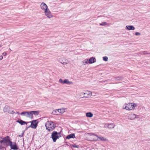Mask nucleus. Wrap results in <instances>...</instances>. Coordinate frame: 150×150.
I'll use <instances>...</instances> for the list:
<instances>
[{
  "instance_id": "obj_1",
  "label": "nucleus",
  "mask_w": 150,
  "mask_h": 150,
  "mask_svg": "<svg viewBox=\"0 0 150 150\" xmlns=\"http://www.w3.org/2000/svg\"><path fill=\"white\" fill-rule=\"evenodd\" d=\"M46 129L49 132H50L53 130L55 127V124L52 121H47L45 124Z\"/></svg>"
},
{
  "instance_id": "obj_2",
  "label": "nucleus",
  "mask_w": 150,
  "mask_h": 150,
  "mask_svg": "<svg viewBox=\"0 0 150 150\" xmlns=\"http://www.w3.org/2000/svg\"><path fill=\"white\" fill-rule=\"evenodd\" d=\"M137 106V105L134 103H125L122 107V108L127 110H132Z\"/></svg>"
},
{
  "instance_id": "obj_3",
  "label": "nucleus",
  "mask_w": 150,
  "mask_h": 150,
  "mask_svg": "<svg viewBox=\"0 0 150 150\" xmlns=\"http://www.w3.org/2000/svg\"><path fill=\"white\" fill-rule=\"evenodd\" d=\"M61 137L60 133H57V132L54 131L52 134L51 137L53 142H55L56 140Z\"/></svg>"
},
{
  "instance_id": "obj_4",
  "label": "nucleus",
  "mask_w": 150,
  "mask_h": 150,
  "mask_svg": "<svg viewBox=\"0 0 150 150\" xmlns=\"http://www.w3.org/2000/svg\"><path fill=\"white\" fill-rule=\"evenodd\" d=\"M5 145L6 146H10L11 149H13L17 150L18 149L16 144H12V143L9 140V137L7 139Z\"/></svg>"
},
{
  "instance_id": "obj_5",
  "label": "nucleus",
  "mask_w": 150,
  "mask_h": 150,
  "mask_svg": "<svg viewBox=\"0 0 150 150\" xmlns=\"http://www.w3.org/2000/svg\"><path fill=\"white\" fill-rule=\"evenodd\" d=\"M20 115L22 116H25L27 118L30 119L33 118L32 114L31 112V111L30 112H23L20 113Z\"/></svg>"
},
{
  "instance_id": "obj_6",
  "label": "nucleus",
  "mask_w": 150,
  "mask_h": 150,
  "mask_svg": "<svg viewBox=\"0 0 150 150\" xmlns=\"http://www.w3.org/2000/svg\"><path fill=\"white\" fill-rule=\"evenodd\" d=\"M65 112V108L59 109L54 110L52 111V113L54 115H59V114H62Z\"/></svg>"
},
{
  "instance_id": "obj_7",
  "label": "nucleus",
  "mask_w": 150,
  "mask_h": 150,
  "mask_svg": "<svg viewBox=\"0 0 150 150\" xmlns=\"http://www.w3.org/2000/svg\"><path fill=\"white\" fill-rule=\"evenodd\" d=\"M44 13L45 16L48 18H50L53 17V16L49 9L45 11Z\"/></svg>"
},
{
  "instance_id": "obj_8",
  "label": "nucleus",
  "mask_w": 150,
  "mask_h": 150,
  "mask_svg": "<svg viewBox=\"0 0 150 150\" xmlns=\"http://www.w3.org/2000/svg\"><path fill=\"white\" fill-rule=\"evenodd\" d=\"M84 96L83 97L85 98H89L92 95V92L91 91H84Z\"/></svg>"
},
{
  "instance_id": "obj_9",
  "label": "nucleus",
  "mask_w": 150,
  "mask_h": 150,
  "mask_svg": "<svg viewBox=\"0 0 150 150\" xmlns=\"http://www.w3.org/2000/svg\"><path fill=\"white\" fill-rule=\"evenodd\" d=\"M37 121L36 120H33L31 122L30 127L33 129L36 128L37 126Z\"/></svg>"
},
{
  "instance_id": "obj_10",
  "label": "nucleus",
  "mask_w": 150,
  "mask_h": 150,
  "mask_svg": "<svg viewBox=\"0 0 150 150\" xmlns=\"http://www.w3.org/2000/svg\"><path fill=\"white\" fill-rule=\"evenodd\" d=\"M40 7L41 9L44 11L48 9L47 5L44 2L41 3Z\"/></svg>"
},
{
  "instance_id": "obj_11",
  "label": "nucleus",
  "mask_w": 150,
  "mask_h": 150,
  "mask_svg": "<svg viewBox=\"0 0 150 150\" xmlns=\"http://www.w3.org/2000/svg\"><path fill=\"white\" fill-rule=\"evenodd\" d=\"M92 134L97 137L98 138L96 139L97 140L102 141H108L107 139L106 138H104V137L102 136L99 137L96 134Z\"/></svg>"
},
{
  "instance_id": "obj_12",
  "label": "nucleus",
  "mask_w": 150,
  "mask_h": 150,
  "mask_svg": "<svg viewBox=\"0 0 150 150\" xmlns=\"http://www.w3.org/2000/svg\"><path fill=\"white\" fill-rule=\"evenodd\" d=\"M136 117V115L134 114H130L128 116V118L130 120H133Z\"/></svg>"
},
{
  "instance_id": "obj_13",
  "label": "nucleus",
  "mask_w": 150,
  "mask_h": 150,
  "mask_svg": "<svg viewBox=\"0 0 150 150\" xmlns=\"http://www.w3.org/2000/svg\"><path fill=\"white\" fill-rule=\"evenodd\" d=\"M135 28L133 25H127L125 27V29L127 30H134Z\"/></svg>"
},
{
  "instance_id": "obj_14",
  "label": "nucleus",
  "mask_w": 150,
  "mask_h": 150,
  "mask_svg": "<svg viewBox=\"0 0 150 150\" xmlns=\"http://www.w3.org/2000/svg\"><path fill=\"white\" fill-rule=\"evenodd\" d=\"M96 62V59L93 57H91L88 60V63L89 64H93Z\"/></svg>"
},
{
  "instance_id": "obj_15",
  "label": "nucleus",
  "mask_w": 150,
  "mask_h": 150,
  "mask_svg": "<svg viewBox=\"0 0 150 150\" xmlns=\"http://www.w3.org/2000/svg\"><path fill=\"white\" fill-rule=\"evenodd\" d=\"M10 108L8 106H5L3 108V111L4 112H9Z\"/></svg>"
},
{
  "instance_id": "obj_16",
  "label": "nucleus",
  "mask_w": 150,
  "mask_h": 150,
  "mask_svg": "<svg viewBox=\"0 0 150 150\" xmlns=\"http://www.w3.org/2000/svg\"><path fill=\"white\" fill-rule=\"evenodd\" d=\"M64 84H66L68 85H72L73 83L72 81H69L68 79H65L64 80Z\"/></svg>"
},
{
  "instance_id": "obj_17",
  "label": "nucleus",
  "mask_w": 150,
  "mask_h": 150,
  "mask_svg": "<svg viewBox=\"0 0 150 150\" xmlns=\"http://www.w3.org/2000/svg\"><path fill=\"white\" fill-rule=\"evenodd\" d=\"M16 122H17L19 123L21 125H24L25 124H26V125L27 124V123L26 122L23 121L21 120H17Z\"/></svg>"
},
{
  "instance_id": "obj_18",
  "label": "nucleus",
  "mask_w": 150,
  "mask_h": 150,
  "mask_svg": "<svg viewBox=\"0 0 150 150\" xmlns=\"http://www.w3.org/2000/svg\"><path fill=\"white\" fill-rule=\"evenodd\" d=\"M75 137V134H69L68 135L67 137H66V138L67 139H70L71 138H74Z\"/></svg>"
},
{
  "instance_id": "obj_19",
  "label": "nucleus",
  "mask_w": 150,
  "mask_h": 150,
  "mask_svg": "<svg viewBox=\"0 0 150 150\" xmlns=\"http://www.w3.org/2000/svg\"><path fill=\"white\" fill-rule=\"evenodd\" d=\"M93 114L91 112H88L86 113V117H91L93 116Z\"/></svg>"
},
{
  "instance_id": "obj_20",
  "label": "nucleus",
  "mask_w": 150,
  "mask_h": 150,
  "mask_svg": "<svg viewBox=\"0 0 150 150\" xmlns=\"http://www.w3.org/2000/svg\"><path fill=\"white\" fill-rule=\"evenodd\" d=\"M115 126V125L111 123L108 124V128L111 129L114 128Z\"/></svg>"
},
{
  "instance_id": "obj_21",
  "label": "nucleus",
  "mask_w": 150,
  "mask_h": 150,
  "mask_svg": "<svg viewBox=\"0 0 150 150\" xmlns=\"http://www.w3.org/2000/svg\"><path fill=\"white\" fill-rule=\"evenodd\" d=\"M88 59H86L82 62L81 63L83 65H85L88 64Z\"/></svg>"
},
{
  "instance_id": "obj_22",
  "label": "nucleus",
  "mask_w": 150,
  "mask_h": 150,
  "mask_svg": "<svg viewBox=\"0 0 150 150\" xmlns=\"http://www.w3.org/2000/svg\"><path fill=\"white\" fill-rule=\"evenodd\" d=\"M31 112L32 114V115L34 114L35 115H37L39 114V112L38 111H31Z\"/></svg>"
},
{
  "instance_id": "obj_23",
  "label": "nucleus",
  "mask_w": 150,
  "mask_h": 150,
  "mask_svg": "<svg viewBox=\"0 0 150 150\" xmlns=\"http://www.w3.org/2000/svg\"><path fill=\"white\" fill-rule=\"evenodd\" d=\"M61 63L64 65H65L69 63V61L67 59H65L64 61L63 62H61Z\"/></svg>"
},
{
  "instance_id": "obj_24",
  "label": "nucleus",
  "mask_w": 150,
  "mask_h": 150,
  "mask_svg": "<svg viewBox=\"0 0 150 150\" xmlns=\"http://www.w3.org/2000/svg\"><path fill=\"white\" fill-rule=\"evenodd\" d=\"M101 26H105L107 25V23L106 22H103L99 24Z\"/></svg>"
},
{
  "instance_id": "obj_25",
  "label": "nucleus",
  "mask_w": 150,
  "mask_h": 150,
  "mask_svg": "<svg viewBox=\"0 0 150 150\" xmlns=\"http://www.w3.org/2000/svg\"><path fill=\"white\" fill-rule=\"evenodd\" d=\"M84 91L80 93L79 96H80L82 98H84L83 96H84Z\"/></svg>"
},
{
  "instance_id": "obj_26",
  "label": "nucleus",
  "mask_w": 150,
  "mask_h": 150,
  "mask_svg": "<svg viewBox=\"0 0 150 150\" xmlns=\"http://www.w3.org/2000/svg\"><path fill=\"white\" fill-rule=\"evenodd\" d=\"M103 59L105 61H107L108 59V58L107 57L105 56L103 57Z\"/></svg>"
},
{
  "instance_id": "obj_27",
  "label": "nucleus",
  "mask_w": 150,
  "mask_h": 150,
  "mask_svg": "<svg viewBox=\"0 0 150 150\" xmlns=\"http://www.w3.org/2000/svg\"><path fill=\"white\" fill-rule=\"evenodd\" d=\"M59 82L62 84H64V81L62 79H60L59 80Z\"/></svg>"
},
{
  "instance_id": "obj_28",
  "label": "nucleus",
  "mask_w": 150,
  "mask_h": 150,
  "mask_svg": "<svg viewBox=\"0 0 150 150\" xmlns=\"http://www.w3.org/2000/svg\"><path fill=\"white\" fill-rule=\"evenodd\" d=\"M8 113L9 114H13L15 113V112H14L13 110H9V112H8Z\"/></svg>"
},
{
  "instance_id": "obj_29",
  "label": "nucleus",
  "mask_w": 150,
  "mask_h": 150,
  "mask_svg": "<svg viewBox=\"0 0 150 150\" xmlns=\"http://www.w3.org/2000/svg\"><path fill=\"white\" fill-rule=\"evenodd\" d=\"M141 54H149V53H147V52L143 51L141 52Z\"/></svg>"
},
{
  "instance_id": "obj_30",
  "label": "nucleus",
  "mask_w": 150,
  "mask_h": 150,
  "mask_svg": "<svg viewBox=\"0 0 150 150\" xmlns=\"http://www.w3.org/2000/svg\"><path fill=\"white\" fill-rule=\"evenodd\" d=\"M135 34V35L137 36L139 35H141L140 33L138 32H136Z\"/></svg>"
},
{
  "instance_id": "obj_31",
  "label": "nucleus",
  "mask_w": 150,
  "mask_h": 150,
  "mask_svg": "<svg viewBox=\"0 0 150 150\" xmlns=\"http://www.w3.org/2000/svg\"><path fill=\"white\" fill-rule=\"evenodd\" d=\"M73 146L74 147L78 148L79 147L78 145H73Z\"/></svg>"
},
{
  "instance_id": "obj_32",
  "label": "nucleus",
  "mask_w": 150,
  "mask_h": 150,
  "mask_svg": "<svg viewBox=\"0 0 150 150\" xmlns=\"http://www.w3.org/2000/svg\"><path fill=\"white\" fill-rule=\"evenodd\" d=\"M2 54L4 56H6V55H7V53L6 52H4L3 54Z\"/></svg>"
},
{
  "instance_id": "obj_33",
  "label": "nucleus",
  "mask_w": 150,
  "mask_h": 150,
  "mask_svg": "<svg viewBox=\"0 0 150 150\" xmlns=\"http://www.w3.org/2000/svg\"><path fill=\"white\" fill-rule=\"evenodd\" d=\"M3 58V57L2 56H0V60H2Z\"/></svg>"
},
{
  "instance_id": "obj_34",
  "label": "nucleus",
  "mask_w": 150,
  "mask_h": 150,
  "mask_svg": "<svg viewBox=\"0 0 150 150\" xmlns=\"http://www.w3.org/2000/svg\"><path fill=\"white\" fill-rule=\"evenodd\" d=\"M16 113L18 115L20 114V113L18 112H17Z\"/></svg>"
},
{
  "instance_id": "obj_35",
  "label": "nucleus",
  "mask_w": 150,
  "mask_h": 150,
  "mask_svg": "<svg viewBox=\"0 0 150 150\" xmlns=\"http://www.w3.org/2000/svg\"><path fill=\"white\" fill-rule=\"evenodd\" d=\"M2 46V45H0V47H1Z\"/></svg>"
},
{
  "instance_id": "obj_36",
  "label": "nucleus",
  "mask_w": 150,
  "mask_h": 150,
  "mask_svg": "<svg viewBox=\"0 0 150 150\" xmlns=\"http://www.w3.org/2000/svg\"><path fill=\"white\" fill-rule=\"evenodd\" d=\"M149 54H150V53H149Z\"/></svg>"
}]
</instances>
